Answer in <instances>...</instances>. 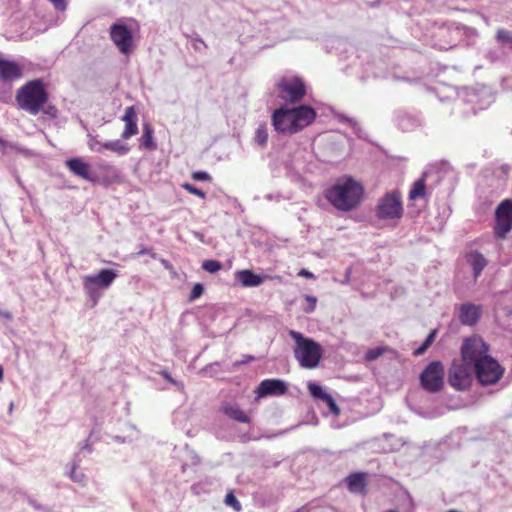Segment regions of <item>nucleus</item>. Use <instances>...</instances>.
Wrapping results in <instances>:
<instances>
[{"instance_id":"f257e3e1","label":"nucleus","mask_w":512,"mask_h":512,"mask_svg":"<svg viewBox=\"0 0 512 512\" xmlns=\"http://www.w3.org/2000/svg\"><path fill=\"white\" fill-rule=\"evenodd\" d=\"M316 117L315 109L309 105L294 108L281 106L273 111L271 121L276 132L293 135L310 126Z\"/></svg>"},{"instance_id":"f03ea898","label":"nucleus","mask_w":512,"mask_h":512,"mask_svg":"<svg viewBox=\"0 0 512 512\" xmlns=\"http://www.w3.org/2000/svg\"><path fill=\"white\" fill-rule=\"evenodd\" d=\"M363 195V186L354 179L347 178L330 187L325 197L336 209L351 211L360 204Z\"/></svg>"},{"instance_id":"7ed1b4c3","label":"nucleus","mask_w":512,"mask_h":512,"mask_svg":"<svg viewBox=\"0 0 512 512\" xmlns=\"http://www.w3.org/2000/svg\"><path fill=\"white\" fill-rule=\"evenodd\" d=\"M19 107L31 115H37L49 99V93L42 79L27 81L15 96Z\"/></svg>"},{"instance_id":"20e7f679","label":"nucleus","mask_w":512,"mask_h":512,"mask_svg":"<svg viewBox=\"0 0 512 512\" xmlns=\"http://www.w3.org/2000/svg\"><path fill=\"white\" fill-rule=\"evenodd\" d=\"M289 335L295 342L294 357L304 369H315L323 357L321 345L312 338L304 337L300 332L290 330Z\"/></svg>"},{"instance_id":"39448f33","label":"nucleus","mask_w":512,"mask_h":512,"mask_svg":"<svg viewBox=\"0 0 512 512\" xmlns=\"http://www.w3.org/2000/svg\"><path fill=\"white\" fill-rule=\"evenodd\" d=\"M277 97L288 103H298L307 93V87L302 78L298 76H283L276 83Z\"/></svg>"},{"instance_id":"423d86ee","label":"nucleus","mask_w":512,"mask_h":512,"mask_svg":"<svg viewBox=\"0 0 512 512\" xmlns=\"http://www.w3.org/2000/svg\"><path fill=\"white\" fill-rule=\"evenodd\" d=\"M117 276L113 269H102L98 274L84 276L83 287L87 296L96 303L101 296L100 290L109 288Z\"/></svg>"},{"instance_id":"0eeeda50","label":"nucleus","mask_w":512,"mask_h":512,"mask_svg":"<svg viewBox=\"0 0 512 512\" xmlns=\"http://www.w3.org/2000/svg\"><path fill=\"white\" fill-rule=\"evenodd\" d=\"M403 203L401 193L393 190L383 195L376 206L375 213L379 219L394 220L403 216Z\"/></svg>"},{"instance_id":"6e6552de","label":"nucleus","mask_w":512,"mask_h":512,"mask_svg":"<svg viewBox=\"0 0 512 512\" xmlns=\"http://www.w3.org/2000/svg\"><path fill=\"white\" fill-rule=\"evenodd\" d=\"M474 372L482 386L496 384L503 376L504 367L490 355L476 364Z\"/></svg>"},{"instance_id":"1a4fd4ad","label":"nucleus","mask_w":512,"mask_h":512,"mask_svg":"<svg viewBox=\"0 0 512 512\" xmlns=\"http://www.w3.org/2000/svg\"><path fill=\"white\" fill-rule=\"evenodd\" d=\"M489 346L479 336H472L464 339L461 346V360L469 365L476 366L477 363L489 356Z\"/></svg>"},{"instance_id":"9d476101","label":"nucleus","mask_w":512,"mask_h":512,"mask_svg":"<svg viewBox=\"0 0 512 512\" xmlns=\"http://www.w3.org/2000/svg\"><path fill=\"white\" fill-rule=\"evenodd\" d=\"M512 230V199L501 201L495 209L493 233L497 239H505Z\"/></svg>"},{"instance_id":"9b49d317","label":"nucleus","mask_w":512,"mask_h":512,"mask_svg":"<svg viewBox=\"0 0 512 512\" xmlns=\"http://www.w3.org/2000/svg\"><path fill=\"white\" fill-rule=\"evenodd\" d=\"M420 384L428 392H439L444 386V366L440 361L429 363L420 375Z\"/></svg>"},{"instance_id":"f8f14e48","label":"nucleus","mask_w":512,"mask_h":512,"mask_svg":"<svg viewBox=\"0 0 512 512\" xmlns=\"http://www.w3.org/2000/svg\"><path fill=\"white\" fill-rule=\"evenodd\" d=\"M470 365L462 360H453L448 371V383L456 390L463 391L471 384Z\"/></svg>"},{"instance_id":"ddd939ff","label":"nucleus","mask_w":512,"mask_h":512,"mask_svg":"<svg viewBox=\"0 0 512 512\" xmlns=\"http://www.w3.org/2000/svg\"><path fill=\"white\" fill-rule=\"evenodd\" d=\"M110 38L118 50L128 55L133 48L132 31L124 24L115 23L110 27Z\"/></svg>"},{"instance_id":"4468645a","label":"nucleus","mask_w":512,"mask_h":512,"mask_svg":"<svg viewBox=\"0 0 512 512\" xmlns=\"http://www.w3.org/2000/svg\"><path fill=\"white\" fill-rule=\"evenodd\" d=\"M287 392V386L280 379H265L260 382L255 390L256 399L266 396H281Z\"/></svg>"},{"instance_id":"2eb2a0df","label":"nucleus","mask_w":512,"mask_h":512,"mask_svg":"<svg viewBox=\"0 0 512 512\" xmlns=\"http://www.w3.org/2000/svg\"><path fill=\"white\" fill-rule=\"evenodd\" d=\"M67 169L74 175L89 181L96 182L97 179L91 173V166L82 158H70L65 162Z\"/></svg>"},{"instance_id":"dca6fc26","label":"nucleus","mask_w":512,"mask_h":512,"mask_svg":"<svg viewBox=\"0 0 512 512\" xmlns=\"http://www.w3.org/2000/svg\"><path fill=\"white\" fill-rule=\"evenodd\" d=\"M23 76V66L18 62L0 57V78L3 81H13Z\"/></svg>"},{"instance_id":"f3484780","label":"nucleus","mask_w":512,"mask_h":512,"mask_svg":"<svg viewBox=\"0 0 512 512\" xmlns=\"http://www.w3.org/2000/svg\"><path fill=\"white\" fill-rule=\"evenodd\" d=\"M121 120L125 122V128L121 134L122 139L128 140L131 137L138 134V117L134 106H129L125 109V113L122 116Z\"/></svg>"},{"instance_id":"a211bd4d","label":"nucleus","mask_w":512,"mask_h":512,"mask_svg":"<svg viewBox=\"0 0 512 512\" xmlns=\"http://www.w3.org/2000/svg\"><path fill=\"white\" fill-rule=\"evenodd\" d=\"M481 316V306L464 303L459 307V320L463 325H475Z\"/></svg>"},{"instance_id":"6ab92c4d","label":"nucleus","mask_w":512,"mask_h":512,"mask_svg":"<svg viewBox=\"0 0 512 512\" xmlns=\"http://www.w3.org/2000/svg\"><path fill=\"white\" fill-rule=\"evenodd\" d=\"M346 484L351 493L361 495H366L367 493V480L366 473L364 472L351 473L346 477Z\"/></svg>"},{"instance_id":"aec40b11","label":"nucleus","mask_w":512,"mask_h":512,"mask_svg":"<svg viewBox=\"0 0 512 512\" xmlns=\"http://www.w3.org/2000/svg\"><path fill=\"white\" fill-rule=\"evenodd\" d=\"M265 278L266 276L258 275L250 269L240 270L235 273V279L243 287H257L264 282Z\"/></svg>"},{"instance_id":"412c9836","label":"nucleus","mask_w":512,"mask_h":512,"mask_svg":"<svg viewBox=\"0 0 512 512\" xmlns=\"http://www.w3.org/2000/svg\"><path fill=\"white\" fill-rule=\"evenodd\" d=\"M466 260L472 267L474 279L477 280L488 264L487 259L479 251H471L466 255Z\"/></svg>"},{"instance_id":"4be33fe9","label":"nucleus","mask_w":512,"mask_h":512,"mask_svg":"<svg viewBox=\"0 0 512 512\" xmlns=\"http://www.w3.org/2000/svg\"><path fill=\"white\" fill-rule=\"evenodd\" d=\"M220 411L234 421L246 424L250 423L249 416L237 405L224 403L221 405Z\"/></svg>"},{"instance_id":"5701e85b","label":"nucleus","mask_w":512,"mask_h":512,"mask_svg":"<svg viewBox=\"0 0 512 512\" xmlns=\"http://www.w3.org/2000/svg\"><path fill=\"white\" fill-rule=\"evenodd\" d=\"M99 169L105 173V175L103 177V184L110 185V184H114V183H122L123 182V176L113 165L101 164L99 166Z\"/></svg>"},{"instance_id":"b1692460","label":"nucleus","mask_w":512,"mask_h":512,"mask_svg":"<svg viewBox=\"0 0 512 512\" xmlns=\"http://www.w3.org/2000/svg\"><path fill=\"white\" fill-rule=\"evenodd\" d=\"M139 141L140 146L146 150H155L157 148L153 138V129L149 123L143 124V133Z\"/></svg>"},{"instance_id":"393cba45","label":"nucleus","mask_w":512,"mask_h":512,"mask_svg":"<svg viewBox=\"0 0 512 512\" xmlns=\"http://www.w3.org/2000/svg\"><path fill=\"white\" fill-rule=\"evenodd\" d=\"M426 194V174L414 182L412 188L409 191V199L416 200L424 197Z\"/></svg>"},{"instance_id":"a878e982","label":"nucleus","mask_w":512,"mask_h":512,"mask_svg":"<svg viewBox=\"0 0 512 512\" xmlns=\"http://www.w3.org/2000/svg\"><path fill=\"white\" fill-rule=\"evenodd\" d=\"M100 146L103 148V150L112 151L119 155H124L130 150L127 144H122L119 140L103 142L100 143Z\"/></svg>"},{"instance_id":"bb28decb","label":"nucleus","mask_w":512,"mask_h":512,"mask_svg":"<svg viewBox=\"0 0 512 512\" xmlns=\"http://www.w3.org/2000/svg\"><path fill=\"white\" fill-rule=\"evenodd\" d=\"M254 141L260 147H265L268 142V129L265 123L260 124L255 130Z\"/></svg>"},{"instance_id":"cd10ccee","label":"nucleus","mask_w":512,"mask_h":512,"mask_svg":"<svg viewBox=\"0 0 512 512\" xmlns=\"http://www.w3.org/2000/svg\"><path fill=\"white\" fill-rule=\"evenodd\" d=\"M436 334H437V331L436 330H432L428 334V336L426 337V339L422 343V345L414 350L413 355L414 356H420V355L424 354L426 352V350L430 347V345L434 342Z\"/></svg>"},{"instance_id":"c85d7f7f","label":"nucleus","mask_w":512,"mask_h":512,"mask_svg":"<svg viewBox=\"0 0 512 512\" xmlns=\"http://www.w3.org/2000/svg\"><path fill=\"white\" fill-rule=\"evenodd\" d=\"M496 40L503 44L508 46L510 49H512V32L506 29H498L496 32Z\"/></svg>"},{"instance_id":"c756f323","label":"nucleus","mask_w":512,"mask_h":512,"mask_svg":"<svg viewBox=\"0 0 512 512\" xmlns=\"http://www.w3.org/2000/svg\"><path fill=\"white\" fill-rule=\"evenodd\" d=\"M388 350H389V348L386 346L371 348V349L367 350L364 358L366 361L371 362V361L378 359L382 355H384Z\"/></svg>"},{"instance_id":"7c9ffc66","label":"nucleus","mask_w":512,"mask_h":512,"mask_svg":"<svg viewBox=\"0 0 512 512\" xmlns=\"http://www.w3.org/2000/svg\"><path fill=\"white\" fill-rule=\"evenodd\" d=\"M308 390L312 397H314L316 399H320L322 401L325 400L326 396L329 395L322 389V387L320 385H318L316 383H309Z\"/></svg>"},{"instance_id":"2f4dec72","label":"nucleus","mask_w":512,"mask_h":512,"mask_svg":"<svg viewBox=\"0 0 512 512\" xmlns=\"http://www.w3.org/2000/svg\"><path fill=\"white\" fill-rule=\"evenodd\" d=\"M202 268L209 273H217L222 269V263L217 260H205Z\"/></svg>"},{"instance_id":"473e14b6","label":"nucleus","mask_w":512,"mask_h":512,"mask_svg":"<svg viewBox=\"0 0 512 512\" xmlns=\"http://www.w3.org/2000/svg\"><path fill=\"white\" fill-rule=\"evenodd\" d=\"M224 502L226 505L232 507L237 512L242 509V506H241L240 502L237 500L233 491H230L226 494Z\"/></svg>"},{"instance_id":"72a5a7b5","label":"nucleus","mask_w":512,"mask_h":512,"mask_svg":"<svg viewBox=\"0 0 512 512\" xmlns=\"http://www.w3.org/2000/svg\"><path fill=\"white\" fill-rule=\"evenodd\" d=\"M181 186L183 189H185L187 192H189L192 195H195L201 199L206 198V193L203 190L195 187L194 185H192L190 183H183Z\"/></svg>"},{"instance_id":"f704fd0d","label":"nucleus","mask_w":512,"mask_h":512,"mask_svg":"<svg viewBox=\"0 0 512 512\" xmlns=\"http://www.w3.org/2000/svg\"><path fill=\"white\" fill-rule=\"evenodd\" d=\"M323 402L328 406L329 411L333 415H335V416L340 415L341 410H340V408L338 407V405L336 404L335 400L333 399V397L330 394L328 396H326V398H325V400H323Z\"/></svg>"},{"instance_id":"c9c22d12","label":"nucleus","mask_w":512,"mask_h":512,"mask_svg":"<svg viewBox=\"0 0 512 512\" xmlns=\"http://www.w3.org/2000/svg\"><path fill=\"white\" fill-rule=\"evenodd\" d=\"M204 292V288H203V285L200 284V283H196L193 288H192V291L189 295V300L190 301H194L196 300L197 298H199Z\"/></svg>"},{"instance_id":"e433bc0d","label":"nucleus","mask_w":512,"mask_h":512,"mask_svg":"<svg viewBox=\"0 0 512 512\" xmlns=\"http://www.w3.org/2000/svg\"><path fill=\"white\" fill-rule=\"evenodd\" d=\"M191 177L195 181H210L211 176L205 171H195L191 174Z\"/></svg>"},{"instance_id":"4c0bfd02","label":"nucleus","mask_w":512,"mask_h":512,"mask_svg":"<svg viewBox=\"0 0 512 512\" xmlns=\"http://www.w3.org/2000/svg\"><path fill=\"white\" fill-rule=\"evenodd\" d=\"M305 299L308 302L309 306L307 308H305L304 311L307 313L313 312L316 308V302H317L316 297L306 296Z\"/></svg>"},{"instance_id":"58836bf2","label":"nucleus","mask_w":512,"mask_h":512,"mask_svg":"<svg viewBox=\"0 0 512 512\" xmlns=\"http://www.w3.org/2000/svg\"><path fill=\"white\" fill-rule=\"evenodd\" d=\"M41 111H43L46 115H49L53 118L57 116V109L54 105H49L46 108L43 107Z\"/></svg>"},{"instance_id":"ea45409f","label":"nucleus","mask_w":512,"mask_h":512,"mask_svg":"<svg viewBox=\"0 0 512 512\" xmlns=\"http://www.w3.org/2000/svg\"><path fill=\"white\" fill-rule=\"evenodd\" d=\"M297 275L300 277L307 278V279H313L315 277L312 272H310L309 270H307L305 268L300 269Z\"/></svg>"},{"instance_id":"a19ab883","label":"nucleus","mask_w":512,"mask_h":512,"mask_svg":"<svg viewBox=\"0 0 512 512\" xmlns=\"http://www.w3.org/2000/svg\"><path fill=\"white\" fill-rule=\"evenodd\" d=\"M56 9L64 10L66 8L65 0H49Z\"/></svg>"},{"instance_id":"79ce46f5","label":"nucleus","mask_w":512,"mask_h":512,"mask_svg":"<svg viewBox=\"0 0 512 512\" xmlns=\"http://www.w3.org/2000/svg\"><path fill=\"white\" fill-rule=\"evenodd\" d=\"M161 375L163 376L164 379H166L170 383L175 384V380L171 377V375L167 372V370H163L161 372Z\"/></svg>"},{"instance_id":"37998d69","label":"nucleus","mask_w":512,"mask_h":512,"mask_svg":"<svg viewBox=\"0 0 512 512\" xmlns=\"http://www.w3.org/2000/svg\"><path fill=\"white\" fill-rule=\"evenodd\" d=\"M0 316L4 317L6 319H11L12 318V314L10 312H8V311L4 312L1 309H0Z\"/></svg>"},{"instance_id":"c03bdc74","label":"nucleus","mask_w":512,"mask_h":512,"mask_svg":"<svg viewBox=\"0 0 512 512\" xmlns=\"http://www.w3.org/2000/svg\"><path fill=\"white\" fill-rule=\"evenodd\" d=\"M3 377H4V369H3L2 365H0V382L3 381Z\"/></svg>"},{"instance_id":"a18cd8bd","label":"nucleus","mask_w":512,"mask_h":512,"mask_svg":"<svg viewBox=\"0 0 512 512\" xmlns=\"http://www.w3.org/2000/svg\"><path fill=\"white\" fill-rule=\"evenodd\" d=\"M71 477L74 479V471H71Z\"/></svg>"}]
</instances>
